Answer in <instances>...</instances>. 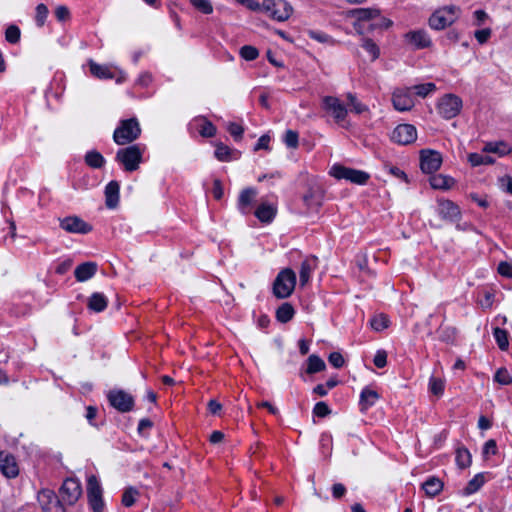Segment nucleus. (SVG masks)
Listing matches in <instances>:
<instances>
[{"mask_svg":"<svg viewBox=\"0 0 512 512\" xmlns=\"http://www.w3.org/2000/svg\"><path fill=\"white\" fill-rule=\"evenodd\" d=\"M270 137L268 135H262L254 148L255 151L260 149H269Z\"/></svg>","mask_w":512,"mask_h":512,"instance_id":"obj_64","label":"nucleus"},{"mask_svg":"<svg viewBox=\"0 0 512 512\" xmlns=\"http://www.w3.org/2000/svg\"><path fill=\"white\" fill-rule=\"evenodd\" d=\"M60 227L68 233L86 234L92 226L78 216H68L60 220Z\"/></svg>","mask_w":512,"mask_h":512,"instance_id":"obj_15","label":"nucleus"},{"mask_svg":"<svg viewBox=\"0 0 512 512\" xmlns=\"http://www.w3.org/2000/svg\"><path fill=\"white\" fill-rule=\"evenodd\" d=\"M328 361L335 368H341L344 364V358L339 352L330 353Z\"/></svg>","mask_w":512,"mask_h":512,"instance_id":"obj_60","label":"nucleus"},{"mask_svg":"<svg viewBox=\"0 0 512 512\" xmlns=\"http://www.w3.org/2000/svg\"><path fill=\"white\" fill-rule=\"evenodd\" d=\"M442 164V156L435 150H422L420 153V167L424 173L436 172Z\"/></svg>","mask_w":512,"mask_h":512,"instance_id":"obj_14","label":"nucleus"},{"mask_svg":"<svg viewBox=\"0 0 512 512\" xmlns=\"http://www.w3.org/2000/svg\"><path fill=\"white\" fill-rule=\"evenodd\" d=\"M227 130L236 141L240 140L244 133V128L235 122H230L228 124Z\"/></svg>","mask_w":512,"mask_h":512,"instance_id":"obj_56","label":"nucleus"},{"mask_svg":"<svg viewBox=\"0 0 512 512\" xmlns=\"http://www.w3.org/2000/svg\"><path fill=\"white\" fill-rule=\"evenodd\" d=\"M347 101H348V106H350V110L356 114H362L366 111H368V107L364 104H362L360 101H358V99L356 98V96L352 93H347Z\"/></svg>","mask_w":512,"mask_h":512,"instance_id":"obj_40","label":"nucleus"},{"mask_svg":"<svg viewBox=\"0 0 512 512\" xmlns=\"http://www.w3.org/2000/svg\"><path fill=\"white\" fill-rule=\"evenodd\" d=\"M262 10L277 21H286L292 14V6L285 0H265Z\"/></svg>","mask_w":512,"mask_h":512,"instance_id":"obj_7","label":"nucleus"},{"mask_svg":"<svg viewBox=\"0 0 512 512\" xmlns=\"http://www.w3.org/2000/svg\"><path fill=\"white\" fill-rule=\"evenodd\" d=\"M85 163L91 168L99 169L105 164V159L100 152L92 150L86 153Z\"/></svg>","mask_w":512,"mask_h":512,"instance_id":"obj_33","label":"nucleus"},{"mask_svg":"<svg viewBox=\"0 0 512 512\" xmlns=\"http://www.w3.org/2000/svg\"><path fill=\"white\" fill-rule=\"evenodd\" d=\"M144 149L139 145H130L128 147L119 149L116 152L115 160L124 166L125 171L133 172L139 168L143 159Z\"/></svg>","mask_w":512,"mask_h":512,"instance_id":"obj_2","label":"nucleus"},{"mask_svg":"<svg viewBox=\"0 0 512 512\" xmlns=\"http://www.w3.org/2000/svg\"><path fill=\"white\" fill-rule=\"evenodd\" d=\"M392 103L398 111H408L414 106L409 89H397L392 95Z\"/></svg>","mask_w":512,"mask_h":512,"instance_id":"obj_17","label":"nucleus"},{"mask_svg":"<svg viewBox=\"0 0 512 512\" xmlns=\"http://www.w3.org/2000/svg\"><path fill=\"white\" fill-rule=\"evenodd\" d=\"M37 498L44 512H65L63 502L54 491L43 489L38 493Z\"/></svg>","mask_w":512,"mask_h":512,"instance_id":"obj_12","label":"nucleus"},{"mask_svg":"<svg viewBox=\"0 0 512 512\" xmlns=\"http://www.w3.org/2000/svg\"><path fill=\"white\" fill-rule=\"evenodd\" d=\"M373 363L377 368H383L387 364V353L384 350H379L374 356Z\"/></svg>","mask_w":512,"mask_h":512,"instance_id":"obj_57","label":"nucleus"},{"mask_svg":"<svg viewBox=\"0 0 512 512\" xmlns=\"http://www.w3.org/2000/svg\"><path fill=\"white\" fill-rule=\"evenodd\" d=\"M97 271V264L95 262H84L78 265L74 271L75 278L79 282L87 281L92 278Z\"/></svg>","mask_w":512,"mask_h":512,"instance_id":"obj_21","label":"nucleus"},{"mask_svg":"<svg viewBox=\"0 0 512 512\" xmlns=\"http://www.w3.org/2000/svg\"><path fill=\"white\" fill-rule=\"evenodd\" d=\"M233 151L223 143L216 144L215 157L219 161H230Z\"/></svg>","mask_w":512,"mask_h":512,"instance_id":"obj_43","label":"nucleus"},{"mask_svg":"<svg viewBox=\"0 0 512 512\" xmlns=\"http://www.w3.org/2000/svg\"><path fill=\"white\" fill-rule=\"evenodd\" d=\"M444 387H445V381L441 378H437L434 376H431L429 379V391L437 396L440 397L444 393Z\"/></svg>","mask_w":512,"mask_h":512,"instance_id":"obj_39","label":"nucleus"},{"mask_svg":"<svg viewBox=\"0 0 512 512\" xmlns=\"http://www.w3.org/2000/svg\"><path fill=\"white\" fill-rule=\"evenodd\" d=\"M141 128L136 118L122 120L113 133V140L118 145L132 143L139 138Z\"/></svg>","mask_w":512,"mask_h":512,"instance_id":"obj_1","label":"nucleus"},{"mask_svg":"<svg viewBox=\"0 0 512 512\" xmlns=\"http://www.w3.org/2000/svg\"><path fill=\"white\" fill-rule=\"evenodd\" d=\"M351 13L359 22L372 20L380 15V11L375 8H358Z\"/></svg>","mask_w":512,"mask_h":512,"instance_id":"obj_29","label":"nucleus"},{"mask_svg":"<svg viewBox=\"0 0 512 512\" xmlns=\"http://www.w3.org/2000/svg\"><path fill=\"white\" fill-rule=\"evenodd\" d=\"M493 336L500 350L506 351L509 347L508 333L506 330L496 327L493 329Z\"/></svg>","mask_w":512,"mask_h":512,"instance_id":"obj_37","label":"nucleus"},{"mask_svg":"<svg viewBox=\"0 0 512 512\" xmlns=\"http://www.w3.org/2000/svg\"><path fill=\"white\" fill-rule=\"evenodd\" d=\"M439 339L443 342H453L456 335V329L453 327L441 325L438 329Z\"/></svg>","mask_w":512,"mask_h":512,"instance_id":"obj_44","label":"nucleus"},{"mask_svg":"<svg viewBox=\"0 0 512 512\" xmlns=\"http://www.w3.org/2000/svg\"><path fill=\"white\" fill-rule=\"evenodd\" d=\"M48 12V8L45 4L41 3L37 5L35 20L39 27H42L44 25L46 18L48 16Z\"/></svg>","mask_w":512,"mask_h":512,"instance_id":"obj_50","label":"nucleus"},{"mask_svg":"<svg viewBox=\"0 0 512 512\" xmlns=\"http://www.w3.org/2000/svg\"><path fill=\"white\" fill-rule=\"evenodd\" d=\"M422 489L428 497L433 498L442 491L443 482L439 478L431 476L422 484Z\"/></svg>","mask_w":512,"mask_h":512,"instance_id":"obj_26","label":"nucleus"},{"mask_svg":"<svg viewBox=\"0 0 512 512\" xmlns=\"http://www.w3.org/2000/svg\"><path fill=\"white\" fill-rule=\"evenodd\" d=\"M498 273L506 278H512V261H501L497 267Z\"/></svg>","mask_w":512,"mask_h":512,"instance_id":"obj_54","label":"nucleus"},{"mask_svg":"<svg viewBox=\"0 0 512 512\" xmlns=\"http://www.w3.org/2000/svg\"><path fill=\"white\" fill-rule=\"evenodd\" d=\"M108 299L100 292H94L88 299L87 307L94 312H102L107 308Z\"/></svg>","mask_w":512,"mask_h":512,"instance_id":"obj_24","label":"nucleus"},{"mask_svg":"<svg viewBox=\"0 0 512 512\" xmlns=\"http://www.w3.org/2000/svg\"><path fill=\"white\" fill-rule=\"evenodd\" d=\"M103 490L95 475L87 479V498L90 508L93 512L104 511Z\"/></svg>","mask_w":512,"mask_h":512,"instance_id":"obj_8","label":"nucleus"},{"mask_svg":"<svg viewBox=\"0 0 512 512\" xmlns=\"http://www.w3.org/2000/svg\"><path fill=\"white\" fill-rule=\"evenodd\" d=\"M0 471L7 478H15L19 474L17 461L12 454L0 452Z\"/></svg>","mask_w":512,"mask_h":512,"instance_id":"obj_18","label":"nucleus"},{"mask_svg":"<svg viewBox=\"0 0 512 512\" xmlns=\"http://www.w3.org/2000/svg\"><path fill=\"white\" fill-rule=\"evenodd\" d=\"M405 39L416 49L428 48L432 44V41L425 30L409 31L405 34Z\"/></svg>","mask_w":512,"mask_h":512,"instance_id":"obj_19","label":"nucleus"},{"mask_svg":"<svg viewBox=\"0 0 512 512\" xmlns=\"http://www.w3.org/2000/svg\"><path fill=\"white\" fill-rule=\"evenodd\" d=\"M326 368L325 362L317 355L312 354L307 359V369L306 372L308 374H315L323 371Z\"/></svg>","mask_w":512,"mask_h":512,"instance_id":"obj_32","label":"nucleus"},{"mask_svg":"<svg viewBox=\"0 0 512 512\" xmlns=\"http://www.w3.org/2000/svg\"><path fill=\"white\" fill-rule=\"evenodd\" d=\"M472 457L468 449L461 447L456 450V463L459 468L464 469L471 465Z\"/></svg>","mask_w":512,"mask_h":512,"instance_id":"obj_36","label":"nucleus"},{"mask_svg":"<svg viewBox=\"0 0 512 512\" xmlns=\"http://www.w3.org/2000/svg\"><path fill=\"white\" fill-rule=\"evenodd\" d=\"M439 214L444 220L456 221L460 215L459 207L450 200H439Z\"/></svg>","mask_w":512,"mask_h":512,"instance_id":"obj_20","label":"nucleus"},{"mask_svg":"<svg viewBox=\"0 0 512 512\" xmlns=\"http://www.w3.org/2000/svg\"><path fill=\"white\" fill-rule=\"evenodd\" d=\"M276 215V208L269 204H261L255 211V216L261 221L268 223Z\"/></svg>","mask_w":512,"mask_h":512,"instance_id":"obj_27","label":"nucleus"},{"mask_svg":"<svg viewBox=\"0 0 512 512\" xmlns=\"http://www.w3.org/2000/svg\"><path fill=\"white\" fill-rule=\"evenodd\" d=\"M330 174L336 179H345L358 185L365 184L370 178L369 174L364 171L348 168L339 164L332 166Z\"/></svg>","mask_w":512,"mask_h":512,"instance_id":"obj_9","label":"nucleus"},{"mask_svg":"<svg viewBox=\"0 0 512 512\" xmlns=\"http://www.w3.org/2000/svg\"><path fill=\"white\" fill-rule=\"evenodd\" d=\"M463 102L461 98L455 94H445L437 103V111L444 119H452L456 117L462 109Z\"/></svg>","mask_w":512,"mask_h":512,"instance_id":"obj_6","label":"nucleus"},{"mask_svg":"<svg viewBox=\"0 0 512 512\" xmlns=\"http://www.w3.org/2000/svg\"><path fill=\"white\" fill-rule=\"evenodd\" d=\"M195 9L203 14H211L213 6L209 0H189Z\"/></svg>","mask_w":512,"mask_h":512,"instance_id":"obj_47","label":"nucleus"},{"mask_svg":"<svg viewBox=\"0 0 512 512\" xmlns=\"http://www.w3.org/2000/svg\"><path fill=\"white\" fill-rule=\"evenodd\" d=\"M361 46L370 55L371 60H376L380 55V49L378 45L370 38H363Z\"/></svg>","mask_w":512,"mask_h":512,"instance_id":"obj_38","label":"nucleus"},{"mask_svg":"<svg viewBox=\"0 0 512 512\" xmlns=\"http://www.w3.org/2000/svg\"><path fill=\"white\" fill-rule=\"evenodd\" d=\"M486 478L484 473L476 474L466 485L464 488L465 495H471L476 493L485 483Z\"/></svg>","mask_w":512,"mask_h":512,"instance_id":"obj_31","label":"nucleus"},{"mask_svg":"<svg viewBox=\"0 0 512 512\" xmlns=\"http://www.w3.org/2000/svg\"><path fill=\"white\" fill-rule=\"evenodd\" d=\"M119 183L110 181L105 187L106 206L110 209L116 208L119 203Z\"/></svg>","mask_w":512,"mask_h":512,"instance_id":"obj_23","label":"nucleus"},{"mask_svg":"<svg viewBox=\"0 0 512 512\" xmlns=\"http://www.w3.org/2000/svg\"><path fill=\"white\" fill-rule=\"evenodd\" d=\"M295 314L293 306L288 303H282L276 310V319L281 323H287L292 320Z\"/></svg>","mask_w":512,"mask_h":512,"instance_id":"obj_28","label":"nucleus"},{"mask_svg":"<svg viewBox=\"0 0 512 512\" xmlns=\"http://www.w3.org/2000/svg\"><path fill=\"white\" fill-rule=\"evenodd\" d=\"M454 180L451 177L441 174L434 175L430 178V185L434 189H448L452 186Z\"/></svg>","mask_w":512,"mask_h":512,"instance_id":"obj_35","label":"nucleus"},{"mask_svg":"<svg viewBox=\"0 0 512 512\" xmlns=\"http://www.w3.org/2000/svg\"><path fill=\"white\" fill-rule=\"evenodd\" d=\"M346 487L342 483H335L332 486V496L334 499H341L346 494Z\"/></svg>","mask_w":512,"mask_h":512,"instance_id":"obj_61","label":"nucleus"},{"mask_svg":"<svg viewBox=\"0 0 512 512\" xmlns=\"http://www.w3.org/2000/svg\"><path fill=\"white\" fill-rule=\"evenodd\" d=\"M497 444L494 439H489L483 447V455L484 457H487L489 455H496L497 454Z\"/></svg>","mask_w":512,"mask_h":512,"instance_id":"obj_58","label":"nucleus"},{"mask_svg":"<svg viewBox=\"0 0 512 512\" xmlns=\"http://www.w3.org/2000/svg\"><path fill=\"white\" fill-rule=\"evenodd\" d=\"M494 380L501 385H509L512 383V376L505 368H499L495 375Z\"/></svg>","mask_w":512,"mask_h":512,"instance_id":"obj_48","label":"nucleus"},{"mask_svg":"<svg viewBox=\"0 0 512 512\" xmlns=\"http://www.w3.org/2000/svg\"><path fill=\"white\" fill-rule=\"evenodd\" d=\"M296 285V275L291 269H283L273 283V294L278 299L289 297Z\"/></svg>","mask_w":512,"mask_h":512,"instance_id":"obj_3","label":"nucleus"},{"mask_svg":"<svg viewBox=\"0 0 512 512\" xmlns=\"http://www.w3.org/2000/svg\"><path fill=\"white\" fill-rule=\"evenodd\" d=\"M240 56L247 61H253L259 56V51L254 46L245 45L240 49Z\"/></svg>","mask_w":512,"mask_h":512,"instance_id":"obj_46","label":"nucleus"},{"mask_svg":"<svg viewBox=\"0 0 512 512\" xmlns=\"http://www.w3.org/2000/svg\"><path fill=\"white\" fill-rule=\"evenodd\" d=\"M81 484L77 479L67 478L59 490V497L63 504L73 505L81 496Z\"/></svg>","mask_w":512,"mask_h":512,"instance_id":"obj_10","label":"nucleus"},{"mask_svg":"<svg viewBox=\"0 0 512 512\" xmlns=\"http://www.w3.org/2000/svg\"><path fill=\"white\" fill-rule=\"evenodd\" d=\"M322 109L329 113L337 124L347 128L346 118L348 109L341 100L335 96H324L322 98Z\"/></svg>","mask_w":512,"mask_h":512,"instance_id":"obj_5","label":"nucleus"},{"mask_svg":"<svg viewBox=\"0 0 512 512\" xmlns=\"http://www.w3.org/2000/svg\"><path fill=\"white\" fill-rule=\"evenodd\" d=\"M312 271V266L308 261H304L301 265V269L299 272L300 284L302 286L306 285L310 278V273Z\"/></svg>","mask_w":512,"mask_h":512,"instance_id":"obj_53","label":"nucleus"},{"mask_svg":"<svg viewBox=\"0 0 512 512\" xmlns=\"http://www.w3.org/2000/svg\"><path fill=\"white\" fill-rule=\"evenodd\" d=\"M459 11L453 5L439 8L430 16L429 26L434 30H443L458 19Z\"/></svg>","mask_w":512,"mask_h":512,"instance_id":"obj_4","label":"nucleus"},{"mask_svg":"<svg viewBox=\"0 0 512 512\" xmlns=\"http://www.w3.org/2000/svg\"><path fill=\"white\" fill-rule=\"evenodd\" d=\"M468 161L472 166H479V165H488L494 163V160L492 157L488 155H482L479 153H470L468 155Z\"/></svg>","mask_w":512,"mask_h":512,"instance_id":"obj_41","label":"nucleus"},{"mask_svg":"<svg viewBox=\"0 0 512 512\" xmlns=\"http://www.w3.org/2000/svg\"><path fill=\"white\" fill-rule=\"evenodd\" d=\"M490 35H491V30L489 28L482 29V30H477L475 32V38L477 39V41L480 44H484L485 42H487V40L489 39Z\"/></svg>","mask_w":512,"mask_h":512,"instance_id":"obj_62","label":"nucleus"},{"mask_svg":"<svg viewBox=\"0 0 512 512\" xmlns=\"http://www.w3.org/2000/svg\"><path fill=\"white\" fill-rule=\"evenodd\" d=\"M324 193V189L320 185H312L303 195V202L308 208L319 209L323 204Z\"/></svg>","mask_w":512,"mask_h":512,"instance_id":"obj_16","label":"nucleus"},{"mask_svg":"<svg viewBox=\"0 0 512 512\" xmlns=\"http://www.w3.org/2000/svg\"><path fill=\"white\" fill-rule=\"evenodd\" d=\"M412 89L415 91V94L417 96L425 98L428 94L436 90V85L432 82H428L424 84L415 85L412 87Z\"/></svg>","mask_w":512,"mask_h":512,"instance_id":"obj_45","label":"nucleus"},{"mask_svg":"<svg viewBox=\"0 0 512 512\" xmlns=\"http://www.w3.org/2000/svg\"><path fill=\"white\" fill-rule=\"evenodd\" d=\"M511 150L512 149L504 142H489L483 148V152L496 153L499 154L500 156L509 154Z\"/></svg>","mask_w":512,"mask_h":512,"instance_id":"obj_34","label":"nucleus"},{"mask_svg":"<svg viewBox=\"0 0 512 512\" xmlns=\"http://www.w3.org/2000/svg\"><path fill=\"white\" fill-rule=\"evenodd\" d=\"M110 405L119 412L126 413L134 408V398L124 390H111L107 395Z\"/></svg>","mask_w":512,"mask_h":512,"instance_id":"obj_11","label":"nucleus"},{"mask_svg":"<svg viewBox=\"0 0 512 512\" xmlns=\"http://www.w3.org/2000/svg\"><path fill=\"white\" fill-rule=\"evenodd\" d=\"M212 192L215 199L220 200L222 198L224 192L219 179L214 180Z\"/></svg>","mask_w":512,"mask_h":512,"instance_id":"obj_63","label":"nucleus"},{"mask_svg":"<svg viewBox=\"0 0 512 512\" xmlns=\"http://www.w3.org/2000/svg\"><path fill=\"white\" fill-rule=\"evenodd\" d=\"M138 495L139 492L136 488L128 487L123 492L121 502L125 507H131L135 503Z\"/></svg>","mask_w":512,"mask_h":512,"instance_id":"obj_42","label":"nucleus"},{"mask_svg":"<svg viewBox=\"0 0 512 512\" xmlns=\"http://www.w3.org/2000/svg\"><path fill=\"white\" fill-rule=\"evenodd\" d=\"M284 142L289 148H296L298 146V133L293 130H287L285 133Z\"/></svg>","mask_w":512,"mask_h":512,"instance_id":"obj_55","label":"nucleus"},{"mask_svg":"<svg viewBox=\"0 0 512 512\" xmlns=\"http://www.w3.org/2000/svg\"><path fill=\"white\" fill-rule=\"evenodd\" d=\"M55 16L58 21L64 22L70 18V11L66 6L60 5L55 9Z\"/></svg>","mask_w":512,"mask_h":512,"instance_id":"obj_59","label":"nucleus"},{"mask_svg":"<svg viewBox=\"0 0 512 512\" xmlns=\"http://www.w3.org/2000/svg\"><path fill=\"white\" fill-rule=\"evenodd\" d=\"M391 139L400 145L412 144L417 139V130L412 124H400L393 130Z\"/></svg>","mask_w":512,"mask_h":512,"instance_id":"obj_13","label":"nucleus"},{"mask_svg":"<svg viewBox=\"0 0 512 512\" xmlns=\"http://www.w3.org/2000/svg\"><path fill=\"white\" fill-rule=\"evenodd\" d=\"M89 67L91 74L99 79H112L114 77L109 67L99 65L93 60L89 61Z\"/></svg>","mask_w":512,"mask_h":512,"instance_id":"obj_30","label":"nucleus"},{"mask_svg":"<svg viewBox=\"0 0 512 512\" xmlns=\"http://www.w3.org/2000/svg\"><path fill=\"white\" fill-rule=\"evenodd\" d=\"M313 414L314 416L324 418L331 414V409L326 402L320 401L315 404L313 408Z\"/></svg>","mask_w":512,"mask_h":512,"instance_id":"obj_52","label":"nucleus"},{"mask_svg":"<svg viewBox=\"0 0 512 512\" xmlns=\"http://www.w3.org/2000/svg\"><path fill=\"white\" fill-rule=\"evenodd\" d=\"M256 196L257 190L255 188L249 187L241 191L238 198V208L243 214H246L250 211V206Z\"/></svg>","mask_w":512,"mask_h":512,"instance_id":"obj_22","label":"nucleus"},{"mask_svg":"<svg viewBox=\"0 0 512 512\" xmlns=\"http://www.w3.org/2000/svg\"><path fill=\"white\" fill-rule=\"evenodd\" d=\"M371 326L375 331H382L389 326V319L383 314L375 316L371 320Z\"/></svg>","mask_w":512,"mask_h":512,"instance_id":"obj_49","label":"nucleus"},{"mask_svg":"<svg viewBox=\"0 0 512 512\" xmlns=\"http://www.w3.org/2000/svg\"><path fill=\"white\" fill-rule=\"evenodd\" d=\"M378 399H379V394L377 393V391L369 389V388H364L360 394V401H359L360 410L361 411L368 410L370 407H372L376 403V401Z\"/></svg>","mask_w":512,"mask_h":512,"instance_id":"obj_25","label":"nucleus"},{"mask_svg":"<svg viewBox=\"0 0 512 512\" xmlns=\"http://www.w3.org/2000/svg\"><path fill=\"white\" fill-rule=\"evenodd\" d=\"M20 29L16 25H10L5 32V38L9 43L15 44L20 40Z\"/></svg>","mask_w":512,"mask_h":512,"instance_id":"obj_51","label":"nucleus"}]
</instances>
